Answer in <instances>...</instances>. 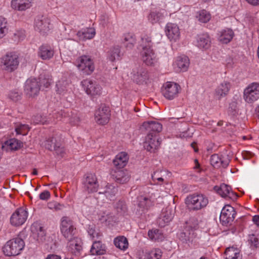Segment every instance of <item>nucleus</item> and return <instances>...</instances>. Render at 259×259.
Listing matches in <instances>:
<instances>
[{
    "label": "nucleus",
    "mask_w": 259,
    "mask_h": 259,
    "mask_svg": "<svg viewBox=\"0 0 259 259\" xmlns=\"http://www.w3.org/2000/svg\"><path fill=\"white\" fill-rule=\"evenodd\" d=\"M88 232L92 239H98L102 235L99 229L94 225H89Z\"/></svg>",
    "instance_id": "37998d69"
},
{
    "label": "nucleus",
    "mask_w": 259,
    "mask_h": 259,
    "mask_svg": "<svg viewBox=\"0 0 259 259\" xmlns=\"http://www.w3.org/2000/svg\"><path fill=\"white\" fill-rule=\"evenodd\" d=\"M25 243L20 238H15L8 241L3 247L5 255L15 256L19 254L24 248Z\"/></svg>",
    "instance_id": "20e7f679"
},
{
    "label": "nucleus",
    "mask_w": 259,
    "mask_h": 259,
    "mask_svg": "<svg viewBox=\"0 0 259 259\" xmlns=\"http://www.w3.org/2000/svg\"><path fill=\"white\" fill-rule=\"evenodd\" d=\"M128 159V155L125 152L118 154L113 160V163L117 169L123 168L127 164Z\"/></svg>",
    "instance_id": "cd10ccee"
},
{
    "label": "nucleus",
    "mask_w": 259,
    "mask_h": 259,
    "mask_svg": "<svg viewBox=\"0 0 259 259\" xmlns=\"http://www.w3.org/2000/svg\"><path fill=\"white\" fill-rule=\"evenodd\" d=\"M76 35L79 40H85L93 38L95 35V30L92 28H86L78 31Z\"/></svg>",
    "instance_id": "c756f323"
},
{
    "label": "nucleus",
    "mask_w": 259,
    "mask_h": 259,
    "mask_svg": "<svg viewBox=\"0 0 259 259\" xmlns=\"http://www.w3.org/2000/svg\"><path fill=\"white\" fill-rule=\"evenodd\" d=\"M166 34L170 40H176L179 38L180 32L179 27L176 24L169 23L165 27Z\"/></svg>",
    "instance_id": "393cba45"
},
{
    "label": "nucleus",
    "mask_w": 259,
    "mask_h": 259,
    "mask_svg": "<svg viewBox=\"0 0 259 259\" xmlns=\"http://www.w3.org/2000/svg\"><path fill=\"white\" fill-rule=\"evenodd\" d=\"M33 122L35 124H46L47 122V120L45 116L40 114H37L34 116L33 118Z\"/></svg>",
    "instance_id": "6e6d98bb"
},
{
    "label": "nucleus",
    "mask_w": 259,
    "mask_h": 259,
    "mask_svg": "<svg viewBox=\"0 0 259 259\" xmlns=\"http://www.w3.org/2000/svg\"><path fill=\"white\" fill-rule=\"evenodd\" d=\"M81 84L88 95L95 96L101 94L102 88L96 81L85 79L81 81Z\"/></svg>",
    "instance_id": "a211bd4d"
},
{
    "label": "nucleus",
    "mask_w": 259,
    "mask_h": 259,
    "mask_svg": "<svg viewBox=\"0 0 259 259\" xmlns=\"http://www.w3.org/2000/svg\"><path fill=\"white\" fill-rule=\"evenodd\" d=\"M60 230L62 235L67 239L75 237L76 229L73 221L69 218L63 217L61 220Z\"/></svg>",
    "instance_id": "39448f33"
},
{
    "label": "nucleus",
    "mask_w": 259,
    "mask_h": 259,
    "mask_svg": "<svg viewBox=\"0 0 259 259\" xmlns=\"http://www.w3.org/2000/svg\"><path fill=\"white\" fill-rule=\"evenodd\" d=\"M38 82L40 85V87L42 85H43L46 88H47L50 86V85L51 84V79H50L49 78L47 79L46 78H39V81H38Z\"/></svg>",
    "instance_id": "680f3d73"
},
{
    "label": "nucleus",
    "mask_w": 259,
    "mask_h": 259,
    "mask_svg": "<svg viewBox=\"0 0 259 259\" xmlns=\"http://www.w3.org/2000/svg\"><path fill=\"white\" fill-rule=\"evenodd\" d=\"M115 207L117 212L120 214H124L127 212V206L124 201H118L116 203Z\"/></svg>",
    "instance_id": "de8ad7c7"
},
{
    "label": "nucleus",
    "mask_w": 259,
    "mask_h": 259,
    "mask_svg": "<svg viewBox=\"0 0 259 259\" xmlns=\"http://www.w3.org/2000/svg\"><path fill=\"white\" fill-rule=\"evenodd\" d=\"M231 88V84L229 82L224 81L221 83L215 90V94L219 98L226 96L229 93Z\"/></svg>",
    "instance_id": "473e14b6"
},
{
    "label": "nucleus",
    "mask_w": 259,
    "mask_h": 259,
    "mask_svg": "<svg viewBox=\"0 0 259 259\" xmlns=\"http://www.w3.org/2000/svg\"><path fill=\"white\" fill-rule=\"evenodd\" d=\"M210 38L208 34H199L197 37V46L202 49L207 50L210 47Z\"/></svg>",
    "instance_id": "c85d7f7f"
},
{
    "label": "nucleus",
    "mask_w": 259,
    "mask_h": 259,
    "mask_svg": "<svg viewBox=\"0 0 259 259\" xmlns=\"http://www.w3.org/2000/svg\"><path fill=\"white\" fill-rule=\"evenodd\" d=\"M32 0H12V8L16 10L23 11L31 7Z\"/></svg>",
    "instance_id": "a878e982"
},
{
    "label": "nucleus",
    "mask_w": 259,
    "mask_h": 259,
    "mask_svg": "<svg viewBox=\"0 0 259 259\" xmlns=\"http://www.w3.org/2000/svg\"><path fill=\"white\" fill-rule=\"evenodd\" d=\"M142 126L148 132L144 147L148 151L155 152L161 144V140L157 138V133L162 131V126L158 122L151 121L144 122Z\"/></svg>",
    "instance_id": "f257e3e1"
},
{
    "label": "nucleus",
    "mask_w": 259,
    "mask_h": 259,
    "mask_svg": "<svg viewBox=\"0 0 259 259\" xmlns=\"http://www.w3.org/2000/svg\"><path fill=\"white\" fill-rule=\"evenodd\" d=\"M117 192V188L112 185H107L104 191L100 192V194H104L106 197L111 199Z\"/></svg>",
    "instance_id": "a19ab883"
},
{
    "label": "nucleus",
    "mask_w": 259,
    "mask_h": 259,
    "mask_svg": "<svg viewBox=\"0 0 259 259\" xmlns=\"http://www.w3.org/2000/svg\"><path fill=\"white\" fill-rule=\"evenodd\" d=\"M243 98L248 103H252L259 98V83L253 82L244 91Z\"/></svg>",
    "instance_id": "6e6552de"
},
{
    "label": "nucleus",
    "mask_w": 259,
    "mask_h": 259,
    "mask_svg": "<svg viewBox=\"0 0 259 259\" xmlns=\"http://www.w3.org/2000/svg\"><path fill=\"white\" fill-rule=\"evenodd\" d=\"M40 90V85L36 78H28L25 82L24 92L29 97H33L38 95Z\"/></svg>",
    "instance_id": "9b49d317"
},
{
    "label": "nucleus",
    "mask_w": 259,
    "mask_h": 259,
    "mask_svg": "<svg viewBox=\"0 0 259 259\" xmlns=\"http://www.w3.org/2000/svg\"><path fill=\"white\" fill-rule=\"evenodd\" d=\"M174 215L172 209L171 208L166 207L162 210L159 217L157 219V223L160 227H164L172 220Z\"/></svg>",
    "instance_id": "412c9836"
},
{
    "label": "nucleus",
    "mask_w": 259,
    "mask_h": 259,
    "mask_svg": "<svg viewBox=\"0 0 259 259\" xmlns=\"http://www.w3.org/2000/svg\"><path fill=\"white\" fill-rule=\"evenodd\" d=\"M68 250L71 253L77 255L79 254L82 249L81 241L79 238L74 237L71 239H67Z\"/></svg>",
    "instance_id": "b1692460"
},
{
    "label": "nucleus",
    "mask_w": 259,
    "mask_h": 259,
    "mask_svg": "<svg viewBox=\"0 0 259 259\" xmlns=\"http://www.w3.org/2000/svg\"><path fill=\"white\" fill-rule=\"evenodd\" d=\"M150 239L155 241H161L163 239V236L161 231L158 229L149 230L148 233Z\"/></svg>",
    "instance_id": "58836bf2"
},
{
    "label": "nucleus",
    "mask_w": 259,
    "mask_h": 259,
    "mask_svg": "<svg viewBox=\"0 0 259 259\" xmlns=\"http://www.w3.org/2000/svg\"><path fill=\"white\" fill-rule=\"evenodd\" d=\"M48 207L50 209H54L56 210H58L62 209L64 207V206L59 203L54 202L49 203Z\"/></svg>",
    "instance_id": "052dcab7"
},
{
    "label": "nucleus",
    "mask_w": 259,
    "mask_h": 259,
    "mask_svg": "<svg viewBox=\"0 0 259 259\" xmlns=\"http://www.w3.org/2000/svg\"><path fill=\"white\" fill-rule=\"evenodd\" d=\"M180 90V87L178 84L174 82H167L163 84L161 92L166 99L171 100L178 96Z\"/></svg>",
    "instance_id": "1a4fd4ad"
},
{
    "label": "nucleus",
    "mask_w": 259,
    "mask_h": 259,
    "mask_svg": "<svg viewBox=\"0 0 259 259\" xmlns=\"http://www.w3.org/2000/svg\"><path fill=\"white\" fill-rule=\"evenodd\" d=\"M248 3L253 6L259 5V0H245Z\"/></svg>",
    "instance_id": "338daca9"
},
{
    "label": "nucleus",
    "mask_w": 259,
    "mask_h": 259,
    "mask_svg": "<svg viewBox=\"0 0 259 259\" xmlns=\"http://www.w3.org/2000/svg\"><path fill=\"white\" fill-rule=\"evenodd\" d=\"M248 241L251 246L255 248L259 247V234L249 235Z\"/></svg>",
    "instance_id": "5fc2aeb1"
},
{
    "label": "nucleus",
    "mask_w": 259,
    "mask_h": 259,
    "mask_svg": "<svg viewBox=\"0 0 259 259\" xmlns=\"http://www.w3.org/2000/svg\"><path fill=\"white\" fill-rule=\"evenodd\" d=\"M111 176L112 179L116 183L121 184L126 183L130 178V175L127 170L120 169L112 170Z\"/></svg>",
    "instance_id": "4be33fe9"
},
{
    "label": "nucleus",
    "mask_w": 259,
    "mask_h": 259,
    "mask_svg": "<svg viewBox=\"0 0 259 259\" xmlns=\"http://www.w3.org/2000/svg\"><path fill=\"white\" fill-rule=\"evenodd\" d=\"M75 64L78 69L85 75L91 74L95 69L93 60L88 56L80 57L76 60Z\"/></svg>",
    "instance_id": "0eeeda50"
},
{
    "label": "nucleus",
    "mask_w": 259,
    "mask_h": 259,
    "mask_svg": "<svg viewBox=\"0 0 259 259\" xmlns=\"http://www.w3.org/2000/svg\"><path fill=\"white\" fill-rule=\"evenodd\" d=\"M152 205L151 200L148 197L141 196L138 198V205L135 209V214L138 218H142Z\"/></svg>",
    "instance_id": "ddd939ff"
},
{
    "label": "nucleus",
    "mask_w": 259,
    "mask_h": 259,
    "mask_svg": "<svg viewBox=\"0 0 259 259\" xmlns=\"http://www.w3.org/2000/svg\"><path fill=\"white\" fill-rule=\"evenodd\" d=\"M110 115L109 108L101 104L95 113V119L98 124L104 125L109 121Z\"/></svg>",
    "instance_id": "4468645a"
},
{
    "label": "nucleus",
    "mask_w": 259,
    "mask_h": 259,
    "mask_svg": "<svg viewBox=\"0 0 259 259\" xmlns=\"http://www.w3.org/2000/svg\"><path fill=\"white\" fill-rule=\"evenodd\" d=\"M122 55L120 48L118 46H114L108 52L107 58L109 61L114 62L120 60Z\"/></svg>",
    "instance_id": "c9c22d12"
},
{
    "label": "nucleus",
    "mask_w": 259,
    "mask_h": 259,
    "mask_svg": "<svg viewBox=\"0 0 259 259\" xmlns=\"http://www.w3.org/2000/svg\"><path fill=\"white\" fill-rule=\"evenodd\" d=\"M162 17L163 16L161 13L158 12H152L149 14L148 19L153 24L158 22Z\"/></svg>",
    "instance_id": "864d4df0"
},
{
    "label": "nucleus",
    "mask_w": 259,
    "mask_h": 259,
    "mask_svg": "<svg viewBox=\"0 0 259 259\" xmlns=\"http://www.w3.org/2000/svg\"><path fill=\"white\" fill-rule=\"evenodd\" d=\"M9 98L11 100L17 102L21 99V93L15 91H12L9 94Z\"/></svg>",
    "instance_id": "4d7b16f0"
},
{
    "label": "nucleus",
    "mask_w": 259,
    "mask_h": 259,
    "mask_svg": "<svg viewBox=\"0 0 259 259\" xmlns=\"http://www.w3.org/2000/svg\"><path fill=\"white\" fill-rule=\"evenodd\" d=\"M230 161L228 154L219 155L218 154H214L211 156L210 159L211 165L215 168H219L221 167H227Z\"/></svg>",
    "instance_id": "f3484780"
},
{
    "label": "nucleus",
    "mask_w": 259,
    "mask_h": 259,
    "mask_svg": "<svg viewBox=\"0 0 259 259\" xmlns=\"http://www.w3.org/2000/svg\"><path fill=\"white\" fill-rule=\"evenodd\" d=\"M70 85V84L67 81H59L56 84L57 92L62 95H65L66 92L70 93L71 89L69 87Z\"/></svg>",
    "instance_id": "e433bc0d"
},
{
    "label": "nucleus",
    "mask_w": 259,
    "mask_h": 259,
    "mask_svg": "<svg viewBox=\"0 0 259 259\" xmlns=\"http://www.w3.org/2000/svg\"><path fill=\"white\" fill-rule=\"evenodd\" d=\"M237 109V103L235 101H232L229 104L228 111L232 114L236 113Z\"/></svg>",
    "instance_id": "bf43d9fd"
},
{
    "label": "nucleus",
    "mask_w": 259,
    "mask_h": 259,
    "mask_svg": "<svg viewBox=\"0 0 259 259\" xmlns=\"http://www.w3.org/2000/svg\"><path fill=\"white\" fill-rule=\"evenodd\" d=\"M60 143V140L57 139V138H50L46 140L44 144V146L46 149L50 151L54 150L55 148Z\"/></svg>",
    "instance_id": "ea45409f"
},
{
    "label": "nucleus",
    "mask_w": 259,
    "mask_h": 259,
    "mask_svg": "<svg viewBox=\"0 0 259 259\" xmlns=\"http://www.w3.org/2000/svg\"><path fill=\"white\" fill-rule=\"evenodd\" d=\"M92 254L102 255L106 251V247L105 244H103L100 240L95 241L90 250Z\"/></svg>",
    "instance_id": "7c9ffc66"
},
{
    "label": "nucleus",
    "mask_w": 259,
    "mask_h": 259,
    "mask_svg": "<svg viewBox=\"0 0 259 259\" xmlns=\"http://www.w3.org/2000/svg\"><path fill=\"white\" fill-rule=\"evenodd\" d=\"M190 223H187V225L185 227V230L181 233L180 235V239L184 243H188L192 242L193 239L195 237V235L194 232V230L196 227V225L193 226L189 225Z\"/></svg>",
    "instance_id": "5701e85b"
},
{
    "label": "nucleus",
    "mask_w": 259,
    "mask_h": 259,
    "mask_svg": "<svg viewBox=\"0 0 259 259\" xmlns=\"http://www.w3.org/2000/svg\"><path fill=\"white\" fill-rule=\"evenodd\" d=\"M83 189L88 193L97 192L99 188V184L97 178L95 174H87L82 181Z\"/></svg>",
    "instance_id": "9d476101"
},
{
    "label": "nucleus",
    "mask_w": 259,
    "mask_h": 259,
    "mask_svg": "<svg viewBox=\"0 0 259 259\" xmlns=\"http://www.w3.org/2000/svg\"><path fill=\"white\" fill-rule=\"evenodd\" d=\"M2 63L6 71L12 72L16 70L19 65V57L15 53H8L2 58Z\"/></svg>",
    "instance_id": "423d86ee"
},
{
    "label": "nucleus",
    "mask_w": 259,
    "mask_h": 259,
    "mask_svg": "<svg viewBox=\"0 0 259 259\" xmlns=\"http://www.w3.org/2000/svg\"><path fill=\"white\" fill-rule=\"evenodd\" d=\"M185 203L190 211H197L207 206L208 199L202 194L194 193L186 197Z\"/></svg>",
    "instance_id": "7ed1b4c3"
},
{
    "label": "nucleus",
    "mask_w": 259,
    "mask_h": 259,
    "mask_svg": "<svg viewBox=\"0 0 259 259\" xmlns=\"http://www.w3.org/2000/svg\"><path fill=\"white\" fill-rule=\"evenodd\" d=\"M236 212L234 207L230 205H226L222 209L220 219L223 225H226L232 222L235 219Z\"/></svg>",
    "instance_id": "dca6fc26"
},
{
    "label": "nucleus",
    "mask_w": 259,
    "mask_h": 259,
    "mask_svg": "<svg viewBox=\"0 0 259 259\" xmlns=\"http://www.w3.org/2000/svg\"><path fill=\"white\" fill-rule=\"evenodd\" d=\"M57 145V146L55 148L54 151H55L56 153L58 155L60 156L61 157H63L65 153L64 147L61 146V143Z\"/></svg>",
    "instance_id": "13d9d810"
},
{
    "label": "nucleus",
    "mask_w": 259,
    "mask_h": 259,
    "mask_svg": "<svg viewBox=\"0 0 259 259\" xmlns=\"http://www.w3.org/2000/svg\"><path fill=\"white\" fill-rule=\"evenodd\" d=\"M54 54V49L50 46L42 45L39 48L38 55L42 60H49L53 57Z\"/></svg>",
    "instance_id": "bb28decb"
},
{
    "label": "nucleus",
    "mask_w": 259,
    "mask_h": 259,
    "mask_svg": "<svg viewBox=\"0 0 259 259\" xmlns=\"http://www.w3.org/2000/svg\"><path fill=\"white\" fill-rule=\"evenodd\" d=\"M7 23L6 19L0 17V38L3 37L8 32Z\"/></svg>",
    "instance_id": "8fccbe9b"
},
{
    "label": "nucleus",
    "mask_w": 259,
    "mask_h": 259,
    "mask_svg": "<svg viewBox=\"0 0 259 259\" xmlns=\"http://www.w3.org/2000/svg\"><path fill=\"white\" fill-rule=\"evenodd\" d=\"M151 38L147 35H144L141 37L140 46L142 48L141 52L142 60L148 66H154L157 62L158 59L151 49L152 47Z\"/></svg>",
    "instance_id": "f03ea898"
},
{
    "label": "nucleus",
    "mask_w": 259,
    "mask_h": 259,
    "mask_svg": "<svg viewBox=\"0 0 259 259\" xmlns=\"http://www.w3.org/2000/svg\"><path fill=\"white\" fill-rule=\"evenodd\" d=\"M218 34L219 35L218 38L219 41L226 44L229 42L234 36V32L230 29L223 30Z\"/></svg>",
    "instance_id": "f704fd0d"
},
{
    "label": "nucleus",
    "mask_w": 259,
    "mask_h": 259,
    "mask_svg": "<svg viewBox=\"0 0 259 259\" xmlns=\"http://www.w3.org/2000/svg\"><path fill=\"white\" fill-rule=\"evenodd\" d=\"M225 253L226 256L225 259H232L233 256L240 254L239 249L233 246L227 248Z\"/></svg>",
    "instance_id": "49530a36"
},
{
    "label": "nucleus",
    "mask_w": 259,
    "mask_h": 259,
    "mask_svg": "<svg viewBox=\"0 0 259 259\" xmlns=\"http://www.w3.org/2000/svg\"><path fill=\"white\" fill-rule=\"evenodd\" d=\"M165 171L161 170H157L153 172L152 175V179L154 182L156 184H160L164 181L163 178V174Z\"/></svg>",
    "instance_id": "c03bdc74"
},
{
    "label": "nucleus",
    "mask_w": 259,
    "mask_h": 259,
    "mask_svg": "<svg viewBox=\"0 0 259 259\" xmlns=\"http://www.w3.org/2000/svg\"><path fill=\"white\" fill-rule=\"evenodd\" d=\"M7 143L12 150H16L23 146V143L16 139H12Z\"/></svg>",
    "instance_id": "09e8293b"
},
{
    "label": "nucleus",
    "mask_w": 259,
    "mask_h": 259,
    "mask_svg": "<svg viewBox=\"0 0 259 259\" xmlns=\"http://www.w3.org/2000/svg\"><path fill=\"white\" fill-rule=\"evenodd\" d=\"M114 243L116 247L123 250L127 248L128 244L126 238L123 236L115 238Z\"/></svg>",
    "instance_id": "79ce46f5"
},
{
    "label": "nucleus",
    "mask_w": 259,
    "mask_h": 259,
    "mask_svg": "<svg viewBox=\"0 0 259 259\" xmlns=\"http://www.w3.org/2000/svg\"><path fill=\"white\" fill-rule=\"evenodd\" d=\"M189 59L186 56H181L177 57L175 62V65L178 68L177 71H186L189 66Z\"/></svg>",
    "instance_id": "2f4dec72"
},
{
    "label": "nucleus",
    "mask_w": 259,
    "mask_h": 259,
    "mask_svg": "<svg viewBox=\"0 0 259 259\" xmlns=\"http://www.w3.org/2000/svg\"><path fill=\"white\" fill-rule=\"evenodd\" d=\"M197 18L199 21L202 23H206L210 20V15L208 12L203 10L199 12Z\"/></svg>",
    "instance_id": "603ef678"
},
{
    "label": "nucleus",
    "mask_w": 259,
    "mask_h": 259,
    "mask_svg": "<svg viewBox=\"0 0 259 259\" xmlns=\"http://www.w3.org/2000/svg\"><path fill=\"white\" fill-rule=\"evenodd\" d=\"M27 217V211L23 208H19L12 214L10 218L11 224L15 226H21L25 223Z\"/></svg>",
    "instance_id": "2eb2a0df"
},
{
    "label": "nucleus",
    "mask_w": 259,
    "mask_h": 259,
    "mask_svg": "<svg viewBox=\"0 0 259 259\" xmlns=\"http://www.w3.org/2000/svg\"><path fill=\"white\" fill-rule=\"evenodd\" d=\"M50 20L46 16H37L35 19L34 28L41 33H47L50 29Z\"/></svg>",
    "instance_id": "aec40b11"
},
{
    "label": "nucleus",
    "mask_w": 259,
    "mask_h": 259,
    "mask_svg": "<svg viewBox=\"0 0 259 259\" xmlns=\"http://www.w3.org/2000/svg\"><path fill=\"white\" fill-rule=\"evenodd\" d=\"M122 42L127 49H131L136 44V39L133 34L127 33L123 36Z\"/></svg>",
    "instance_id": "4c0bfd02"
},
{
    "label": "nucleus",
    "mask_w": 259,
    "mask_h": 259,
    "mask_svg": "<svg viewBox=\"0 0 259 259\" xmlns=\"http://www.w3.org/2000/svg\"><path fill=\"white\" fill-rule=\"evenodd\" d=\"M252 221L257 227H259V215H255L252 218Z\"/></svg>",
    "instance_id": "69168bd1"
},
{
    "label": "nucleus",
    "mask_w": 259,
    "mask_h": 259,
    "mask_svg": "<svg viewBox=\"0 0 259 259\" xmlns=\"http://www.w3.org/2000/svg\"><path fill=\"white\" fill-rule=\"evenodd\" d=\"M46 259H61V257L56 254H49Z\"/></svg>",
    "instance_id": "774afa93"
},
{
    "label": "nucleus",
    "mask_w": 259,
    "mask_h": 259,
    "mask_svg": "<svg viewBox=\"0 0 259 259\" xmlns=\"http://www.w3.org/2000/svg\"><path fill=\"white\" fill-rule=\"evenodd\" d=\"M132 74L134 81L139 84L147 83L149 78L147 70L140 66L134 69Z\"/></svg>",
    "instance_id": "f8f14e48"
},
{
    "label": "nucleus",
    "mask_w": 259,
    "mask_h": 259,
    "mask_svg": "<svg viewBox=\"0 0 259 259\" xmlns=\"http://www.w3.org/2000/svg\"><path fill=\"white\" fill-rule=\"evenodd\" d=\"M162 252L159 249H155L150 251L147 255V259H160Z\"/></svg>",
    "instance_id": "3c124183"
},
{
    "label": "nucleus",
    "mask_w": 259,
    "mask_h": 259,
    "mask_svg": "<svg viewBox=\"0 0 259 259\" xmlns=\"http://www.w3.org/2000/svg\"><path fill=\"white\" fill-rule=\"evenodd\" d=\"M32 232L37 234V240L43 242L45 240L46 232L43 227L38 223H34L31 226Z\"/></svg>",
    "instance_id": "72a5a7b5"
},
{
    "label": "nucleus",
    "mask_w": 259,
    "mask_h": 259,
    "mask_svg": "<svg viewBox=\"0 0 259 259\" xmlns=\"http://www.w3.org/2000/svg\"><path fill=\"white\" fill-rule=\"evenodd\" d=\"M15 128L17 135H26L29 130L28 125L21 123L16 124Z\"/></svg>",
    "instance_id": "a18cd8bd"
},
{
    "label": "nucleus",
    "mask_w": 259,
    "mask_h": 259,
    "mask_svg": "<svg viewBox=\"0 0 259 259\" xmlns=\"http://www.w3.org/2000/svg\"><path fill=\"white\" fill-rule=\"evenodd\" d=\"M25 37V34L24 31H18L17 33H14V39L15 40H23Z\"/></svg>",
    "instance_id": "0e129e2a"
},
{
    "label": "nucleus",
    "mask_w": 259,
    "mask_h": 259,
    "mask_svg": "<svg viewBox=\"0 0 259 259\" xmlns=\"http://www.w3.org/2000/svg\"><path fill=\"white\" fill-rule=\"evenodd\" d=\"M214 190L222 197L227 199L235 200L238 196L236 193L232 191L231 186L225 184H222L220 186H214Z\"/></svg>",
    "instance_id": "6ab92c4d"
},
{
    "label": "nucleus",
    "mask_w": 259,
    "mask_h": 259,
    "mask_svg": "<svg viewBox=\"0 0 259 259\" xmlns=\"http://www.w3.org/2000/svg\"><path fill=\"white\" fill-rule=\"evenodd\" d=\"M51 197V194L48 190H45L41 192L39 196V198L42 200H48Z\"/></svg>",
    "instance_id": "e2e57ef3"
}]
</instances>
